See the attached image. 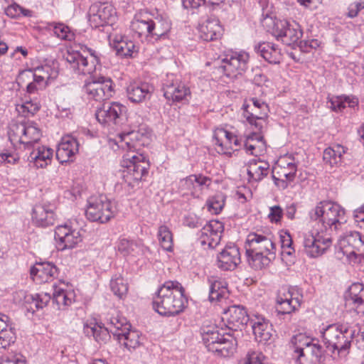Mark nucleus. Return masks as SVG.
<instances>
[{
    "mask_svg": "<svg viewBox=\"0 0 364 364\" xmlns=\"http://www.w3.org/2000/svg\"><path fill=\"white\" fill-rule=\"evenodd\" d=\"M144 136V133L139 129H132L119 134L118 146L127 151L122 161V166L125 168L123 178L132 187L148 173L149 161L143 154L136 151L144 144L141 141Z\"/></svg>",
    "mask_w": 364,
    "mask_h": 364,
    "instance_id": "obj_1",
    "label": "nucleus"
},
{
    "mask_svg": "<svg viewBox=\"0 0 364 364\" xmlns=\"http://www.w3.org/2000/svg\"><path fill=\"white\" fill-rule=\"evenodd\" d=\"M185 289L178 281L165 282L153 298V308L160 315L176 316L182 312L187 303Z\"/></svg>",
    "mask_w": 364,
    "mask_h": 364,
    "instance_id": "obj_2",
    "label": "nucleus"
},
{
    "mask_svg": "<svg viewBox=\"0 0 364 364\" xmlns=\"http://www.w3.org/2000/svg\"><path fill=\"white\" fill-rule=\"evenodd\" d=\"M246 257L248 264L258 270L268 266L276 257V245L267 235L252 232L245 242Z\"/></svg>",
    "mask_w": 364,
    "mask_h": 364,
    "instance_id": "obj_3",
    "label": "nucleus"
},
{
    "mask_svg": "<svg viewBox=\"0 0 364 364\" xmlns=\"http://www.w3.org/2000/svg\"><path fill=\"white\" fill-rule=\"evenodd\" d=\"M130 28L139 38L158 40L170 31L171 23L166 16L158 12L150 13L144 11L134 16Z\"/></svg>",
    "mask_w": 364,
    "mask_h": 364,
    "instance_id": "obj_4",
    "label": "nucleus"
},
{
    "mask_svg": "<svg viewBox=\"0 0 364 364\" xmlns=\"http://www.w3.org/2000/svg\"><path fill=\"white\" fill-rule=\"evenodd\" d=\"M309 218L311 221L321 225L324 232L329 233L332 237L333 234L341 229L347 220L345 210L338 203L331 201H321L315 208L309 211Z\"/></svg>",
    "mask_w": 364,
    "mask_h": 364,
    "instance_id": "obj_5",
    "label": "nucleus"
},
{
    "mask_svg": "<svg viewBox=\"0 0 364 364\" xmlns=\"http://www.w3.org/2000/svg\"><path fill=\"white\" fill-rule=\"evenodd\" d=\"M321 336L326 348L338 353L350 348L353 332L343 324H331L321 330Z\"/></svg>",
    "mask_w": 364,
    "mask_h": 364,
    "instance_id": "obj_6",
    "label": "nucleus"
},
{
    "mask_svg": "<svg viewBox=\"0 0 364 364\" xmlns=\"http://www.w3.org/2000/svg\"><path fill=\"white\" fill-rule=\"evenodd\" d=\"M116 211L114 203L106 196H92L87 200L85 215L90 221L105 223L114 216Z\"/></svg>",
    "mask_w": 364,
    "mask_h": 364,
    "instance_id": "obj_7",
    "label": "nucleus"
},
{
    "mask_svg": "<svg viewBox=\"0 0 364 364\" xmlns=\"http://www.w3.org/2000/svg\"><path fill=\"white\" fill-rule=\"evenodd\" d=\"M303 247L305 253L315 258L322 255L332 245V237L323 229L314 228L303 236Z\"/></svg>",
    "mask_w": 364,
    "mask_h": 364,
    "instance_id": "obj_8",
    "label": "nucleus"
},
{
    "mask_svg": "<svg viewBox=\"0 0 364 364\" xmlns=\"http://www.w3.org/2000/svg\"><path fill=\"white\" fill-rule=\"evenodd\" d=\"M8 134L11 141H18L27 149L33 147L42 136L36 123L31 121L12 124Z\"/></svg>",
    "mask_w": 364,
    "mask_h": 364,
    "instance_id": "obj_9",
    "label": "nucleus"
},
{
    "mask_svg": "<svg viewBox=\"0 0 364 364\" xmlns=\"http://www.w3.org/2000/svg\"><path fill=\"white\" fill-rule=\"evenodd\" d=\"M83 52H87L90 55V60L85 56L80 51L75 50H67L64 54V58L75 71L78 74H91L95 70L96 65L99 63L96 52L91 49L85 48Z\"/></svg>",
    "mask_w": 364,
    "mask_h": 364,
    "instance_id": "obj_10",
    "label": "nucleus"
},
{
    "mask_svg": "<svg viewBox=\"0 0 364 364\" xmlns=\"http://www.w3.org/2000/svg\"><path fill=\"white\" fill-rule=\"evenodd\" d=\"M302 293L296 287H283L279 289L276 298L278 315L290 314L298 310L302 301Z\"/></svg>",
    "mask_w": 364,
    "mask_h": 364,
    "instance_id": "obj_11",
    "label": "nucleus"
},
{
    "mask_svg": "<svg viewBox=\"0 0 364 364\" xmlns=\"http://www.w3.org/2000/svg\"><path fill=\"white\" fill-rule=\"evenodd\" d=\"M127 107L123 105L113 102L104 103L97 109L95 115L97 121L104 125L121 127L127 120Z\"/></svg>",
    "mask_w": 364,
    "mask_h": 364,
    "instance_id": "obj_12",
    "label": "nucleus"
},
{
    "mask_svg": "<svg viewBox=\"0 0 364 364\" xmlns=\"http://www.w3.org/2000/svg\"><path fill=\"white\" fill-rule=\"evenodd\" d=\"M84 90L91 99L96 101L105 100L114 93L113 82L109 77L90 76L85 82Z\"/></svg>",
    "mask_w": 364,
    "mask_h": 364,
    "instance_id": "obj_13",
    "label": "nucleus"
},
{
    "mask_svg": "<svg viewBox=\"0 0 364 364\" xmlns=\"http://www.w3.org/2000/svg\"><path fill=\"white\" fill-rule=\"evenodd\" d=\"M338 246L343 255L354 262L364 259V240L358 232H350L339 240Z\"/></svg>",
    "mask_w": 364,
    "mask_h": 364,
    "instance_id": "obj_14",
    "label": "nucleus"
},
{
    "mask_svg": "<svg viewBox=\"0 0 364 364\" xmlns=\"http://www.w3.org/2000/svg\"><path fill=\"white\" fill-rule=\"evenodd\" d=\"M273 36L284 44L291 46L301 38V26L295 21L277 20L272 28Z\"/></svg>",
    "mask_w": 364,
    "mask_h": 364,
    "instance_id": "obj_15",
    "label": "nucleus"
},
{
    "mask_svg": "<svg viewBox=\"0 0 364 364\" xmlns=\"http://www.w3.org/2000/svg\"><path fill=\"white\" fill-rule=\"evenodd\" d=\"M252 105H243V117L255 129L261 130L266 124V118L269 112L268 105L256 97L250 100Z\"/></svg>",
    "mask_w": 364,
    "mask_h": 364,
    "instance_id": "obj_16",
    "label": "nucleus"
},
{
    "mask_svg": "<svg viewBox=\"0 0 364 364\" xmlns=\"http://www.w3.org/2000/svg\"><path fill=\"white\" fill-rule=\"evenodd\" d=\"M162 90L164 97L172 102L188 100L191 91L181 80L173 74H168L164 80Z\"/></svg>",
    "mask_w": 364,
    "mask_h": 364,
    "instance_id": "obj_17",
    "label": "nucleus"
},
{
    "mask_svg": "<svg viewBox=\"0 0 364 364\" xmlns=\"http://www.w3.org/2000/svg\"><path fill=\"white\" fill-rule=\"evenodd\" d=\"M249 54L245 51L235 52L227 55L222 60L220 68L225 75L230 78H235L242 75L248 68Z\"/></svg>",
    "mask_w": 364,
    "mask_h": 364,
    "instance_id": "obj_18",
    "label": "nucleus"
},
{
    "mask_svg": "<svg viewBox=\"0 0 364 364\" xmlns=\"http://www.w3.org/2000/svg\"><path fill=\"white\" fill-rule=\"evenodd\" d=\"M210 178L202 174L191 175L179 182L178 190L183 196H191L199 198L204 188H208L211 184Z\"/></svg>",
    "mask_w": 364,
    "mask_h": 364,
    "instance_id": "obj_19",
    "label": "nucleus"
},
{
    "mask_svg": "<svg viewBox=\"0 0 364 364\" xmlns=\"http://www.w3.org/2000/svg\"><path fill=\"white\" fill-rule=\"evenodd\" d=\"M55 239L60 250L73 249L82 240L80 231L68 223L55 228Z\"/></svg>",
    "mask_w": 364,
    "mask_h": 364,
    "instance_id": "obj_20",
    "label": "nucleus"
},
{
    "mask_svg": "<svg viewBox=\"0 0 364 364\" xmlns=\"http://www.w3.org/2000/svg\"><path fill=\"white\" fill-rule=\"evenodd\" d=\"M88 17L89 23L92 28L105 26L112 22L113 7L107 3L95 2L89 9Z\"/></svg>",
    "mask_w": 364,
    "mask_h": 364,
    "instance_id": "obj_21",
    "label": "nucleus"
},
{
    "mask_svg": "<svg viewBox=\"0 0 364 364\" xmlns=\"http://www.w3.org/2000/svg\"><path fill=\"white\" fill-rule=\"evenodd\" d=\"M223 231L224 225L222 222L217 220L209 221L200 230L199 240L201 245L215 248L219 245Z\"/></svg>",
    "mask_w": 364,
    "mask_h": 364,
    "instance_id": "obj_22",
    "label": "nucleus"
},
{
    "mask_svg": "<svg viewBox=\"0 0 364 364\" xmlns=\"http://www.w3.org/2000/svg\"><path fill=\"white\" fill-rule=\"evenodd\" d=\"M216 150L221 154H230L232 144L239 146L242 143V139L223 128H218L213 134Z\"/></svg>",
    "mask_w": 364,
    "mask_h": 364,
    "instance_id": "obj_23",
    "label": "nucleus"
},
{
    "mask_svg": "<svg viewBox=\"0 0 364 364\" xmlns=\"http://www.w3.org/2000/svg\"><path fill=\"white\" fill-rule=\"evenodd\" d=\"M79 151V143L72 135L62 138L56 150V158L60 164L73 161Z\"/></svg>",
    "mask_w": 364,
    "mask_h": 364,
    "instance_id": "obj_24",
    "label": "nucleus"
},
{
    "mask_svg": "<svg viewBox=\"0 0 364 364\" xmlns=\"http://www.w3.org/2000/svg\"><path fill=\"white\" fill-rule=\"evenodd\" d=\"M239 248L235 245H227L218 255L217 266L222 270H233L240 263Z\"/></svg>",
    "mask_w": 364,
    "mask_h": 364,
    "instance_id": "obj_25",
    "label": "nucleus"
},
{
    "mask_svg": "<svg viewBox=\"0 0 364 364\" xmlns=\"http://www.w3.org/2000/svg\"><path fill=\"white\" fill-rule=\"evenodd\" d=\"M202 340L208 350L212 352L218 343L226 335V332L215 323L204 322L200 328Z\"/></svg>",
    "mask_w": 364,
    "mask_h": 364,
    "instance_id": "obj_26",
    "label": "nucleus"
},
{
    "mask_svg": "<svg viewBox=\"0 0 364 364\" xmlns=\"http://www.w3.org/2000/svg\"><path fill=\"white\" fill-rule=\"evenodd\" d=\"M50 203L37 204L33 208L32 221L38 226L47 227L54 224L55 213Z\"/></svg>",
    "mask_w": 364,
    "mask_h": 364,
    "instance_id": "obj_27",
    "label": "nucleus"
},
{
    "mask_svg": "<svg viewBox=\"0 0 364 364\" xmlns=\"http://www.w3.org/2000/svg\"><path fill=\"white\" fill-rule=\"evenodd\" d=\"M154 90V86L149 82L134 81L127 86V94L130 101L140 103L149 99Z\"/></svg>",
    "mask_w": 364,
    "mask_h": 364,
    "instance_id": "obj_28",
    "label": "nucleus"
},
{
    "mask_svg": "<svg viewBox=\"0 0 364 364\" xmlns=\"http://www.w3.org/2000/svg\"><path fill=\"white\" fill-rule=\"evenodd\" d=\"M227 315V328L229 331H237L250 323L247 313L244 307L240 306H232L225 313Z\"/></svg>",
    "mask_w": 364,
    "mask_h": 364,
    "instance_id": "obj_29",
    "label": "nucleus"
},
{
    "mask_svg": "<svg viewBox=\"0 0 364 364\" xmlns=\"http://www.w3.org/2000/svg\"><path fill=\"white\" fill-rule=\"evenodd\" d=\"M262 129H263L259 130L256 129L258 132H253L242 139V144L247 154L258 156L265 152L267 144L266 141L264 140Z\"/></svg>",
    "mask_w": 364,
    "mask_h": 364,
    "instance_id": "obj_30",
    "label": "nucleus"
},
{
    "mask_svg": "<svg viewBox=\"0 0 364 364\" xmlns=\"http://www.w3.org/2000/svg\"><path fill=\"white\" fill-rule=\"evenodd\" d=\"M318 341L316 338H310L304 334H298L292 338L291 342L294 344V353L296 361L298 364H306V353L310 349L309 346Z\"/></svg>",
    "mask_w": 364,
    "mask_h": 364,
    "instance_id": "obj_31",
    "label": "nucleus"
},
{
    "mask_svg": "<svg viewBox=\"0 0 364 364\" xmlns=\"http://www.w3.org/2000/svg\"><path fill=\"white\" fill-rule=\"evenodd\" d=\"M31 275L37 283L52 281L58 275V268L51 262L38 263L31 269Z\"/></svg>",
    "mask_w": 364,
    "mask_h": 364,
    "instance_id": "obj_32",
    "label": "nucleus"
},
{
    "mask_svg": "<svg viewBox=\"0 0 364 364\" xmlns=\"http://www.w3.org/2000/svg\"><path fill=\"white\" fill-rule=\"evenodd\" d=\"M200 38L205 41H211L219 38L223 28L218 19L208 18L199 26Z\"/></svg>",
    "mask_w": 364,
    "mask_h": 364,
    "instance_id": "obj_33",
    "label": "nucleus"
},
{
    "mask_svg": "<svg viewBox=\"0 0 364 364\" xmlns=\"http://www.w3.org/2000/svg\"><path fill=\"white\" fill-rule=\"evenodd\" d=\"M255 50L272 64H279L282 59L281 50L272 43H259L255 46Z\"/></svg>",
    "mask_w": 364,
    "mask_h": 364,
    "instance_id": "obj_34",
    "label": "nucleus"
},
{
    "mask_svg": "<svg viewBox=\"0 0 364 364\" xmlns=\"http://www.w3.org/2000/svg\"><path fill=\"white\" fill-rule=\"evenodd\" d=\"M117 249L124 256L131 255L136 257L141 255H146V252H149V247L144 246L141 242L127 238H120L118 240Z\"/></svg>",
    "mask_w": 364,
    "mask_h": 364,
    "instance_id": "obj_35",
    "label": "nucleus"
},
{
    "mask_svg": "<svg viewBox=\"0 0 364 364\" xmlns=\"http://www.w3.org/2000/svg\"><path fill=\"white\" fill-rule=\"evenodd\" d=\"M53 151L46 146L34 147L30 153L28 160L33 162L37 168H43L51 163Z\"/></svg>",
    "mask_w": 364,
    "mask_h": 364,
    "instance_id": "obj_36",
    "label": "nucleus"
},
{
    "mask_svg": "<svg viewBox=\"0 0 364 364\" xmlns=\"http://www.w3.org/2000/svg\"><path fill=\"white\" fill-rule=\"evenodd\" d=\"M111 45L117 55L122 57H132L138 52V47L125 36H115L111 41Z\"/></svg>",
    "mask_w": 364,
    "mask_h": 364,
    "instance_id": "obj_37",
    "label": "nucleus"
},
{
    "mask_svg": "<svg viewBox=\"0 0 364 364\" xmlns=\"http://www.w3.org/2000/svg\"><path fill=\"white\" fill-rule=\"evenodd\" d=\"M250 325L257 340L267 341L272 337V328L269 321L264 317L256 316L250 320Z\"/></svg>",
    "mask_w": 364,
    "mask_h": 364,
    "instance_id": "obj_38",
    "label": "nucleus"
},
{
    "mask_svg": "<svg viewBox=\"0 0 364 364\" xmlns=\"http://www.w3.org/2000/svg\"><path fill=\"white\" fill-rule=\"evenodd\" d=\"M269 164L267 161L252 160L247 165V172L250 181L258 182L269 173Z\"/></svg>",
    "mask_w": 364,
    "mask_h": 364,
    "instance_id": "obj_39",
    "label": "nucleus"
},
{
    "mask_svg": "<svg viewBox=\"0 0 364 364\" xmlns=\"http://www.w3.org/2000/svg\"><path fill=\"white\" fill-rule=\"evenodd\" d=\"M349 301L359 316H364V287L361 284H353L349 289Z\"/></svg>",
    "mask_w": 364,
    "mask_h": 364,
    "instance_id": "obj_40",
    "label": "nucleus"
},
{
    "mask_svg": "<svg viewBox=\"0 0 364 364\" xmlns=\"http://www.w3.org/2000/svg\"><path fill=\"white\" fill-rule=\"evenodd\" d=\"M236 345L234 336L230 331L226 332L225 336L218 343L217 347L215 346L212 352L218 356L228 357L234 353Z\"/></svg>",
    "mask_w": 364,
    "mask_h": 364,
    "instance_id": "obj_41",
    "label": "nucleus"
},
{
    "mask_svg": "<svg viewBox=\"0 0 364 364\" xmlns=\"http://www.w3.org/2000/svg\"><path fill=\"white\" fill-rule=\"evenodd\" d=\"M84 332L87 336H92L100 345L106 343L110 339V331L109 327H103L97 323L85 324Z\"/></svg>",
    "mask_w": 364,
    "mask_h": 364,
    "instance_id": "obj_42",
    "label": "nucleus"
},
{
    "mask_svg": "<svg viewBox=\"0 0 364 364\" xmlns=\"http://www.w3.org/2000/svg\"><path fill=\"white\" fill-rule=\"evenodd\" d=\"M346 153V149L340 145L336 144L326 148L323 154V159L325 163L331 167L337 166L342 162L343 155Z\"/></svg>",
    "mask_w": 364,
    "mask_h": 364,
    "instance_id": "obj_43",
    "label": "nucleus"
},
{
    "mask_svg": "<svg viewBox=\"0 0 364 364\" xmlns=\"http://www.w3.org/2000/svg\"><path fill=\"white\" fill-rule=\"evenodd\" d=\"M139 333L136 331L131 330L129 328L125 332H122L121 334H117L116 338L118 342L123 345L128 350L135 349L139 346Z\"/></svg>",
    "mask_w": 364,
    "mask_h": 364,
    "instance_id": "obj_44",
    "label": "nucleus"
},
{
    "mask_svg": "<svg viewBox=\"0 0 364 364\" xmlns=\"http://www.w3.org/2000/svg\"><path fill=\"white\" fill-rule=\"evenodd\" d=\"M107 325L112 334L115 338H117V334H121L122 332H125L131 328V325L127 322L124 317L112 316L108 319Z\"/></svg>",
    "mask_w": 364,
    "mask_h": 364,
    "instance_id": "obj_45",
    "label": "nucleus"
},
{
    "mask_svg": "<svg viewBox=\"0 0 364 364\" xmlns=\"http://www.w3.org/2000/svg\"><path fill=\"white\" fill-rule=\"evenodd\" d=\"M54 291L53 293V301L56 304L58 309L70 306L73 302V293L67 291L63 289L53 286Z\"/></svg>",
    "mask_w": 364,
    "mask_h": 364,
    "instance_id": "obj_46",
    "label": "nucleus"
},
{
    "mask_svg": "<svg viewBox=\"0 0 364 364\" xmlns=\"http://www.w3.org/2000/svg\"><path fill=\"white\" fill-rule=\"evenodd\" d=\"M157 237L161 247L168 252L173 250V234L170 228L165 224H161L158 228Z\"/></svg>",
    "mask_w": 364,
    "mask_h": 364,
    "instance_id": "obj_47",
    "label": "nucleus"
},
{
    "mask_svg": "<svg viewBox=\"0 0 364 364\" xmlns=\"http://www.w3.org/2000/svg\"><path fill=\"white\" fill-rule=\"evenodd\" d=\"M296 171V164L291 161L283 164H278L273 171L279 176L283 177L287 181L292 182L295 178Z\"/></svg>",
    "mask_w": 364,
    "mask_h": 364,
    "instance_id": "obj_48",
    "label": "nucleus"
},
{
    "mask_svg": "<svg viewBox=\"0 0 364 364\" xmlns=\"http://www.w3.org/2000/svg\"><path fill=\"white\" fill-rule=\"evenodd\" d=\"M25 100L21 105H17L16 110L24 117L34 115L40 109V105L36 100L25 97Z\"/></svg>",
    "mask_w": 364,
    "mask_h": 364,
    "instance_id": "obj_49",
    "label": "nucleus"
},
{
    "mask_svg": "<svg viewBox=\"0 0 364 364\" xmlns=\"http://www.w3.org/2000/svg\"><path fill=\"white\" fill-rule=\"evenodd\" d=\"M225 197L222 193L210 197L206 202L208 210L214 214L220 213L225 205Z\"/></svg>",
    "mask_w": 364,
    "mask_h": 364,
    "instance_id": "obj_50",
    "label": "nucleus"
},
{
    "mask_svg": "<svg viewBox=\"0 0 364 364\" xmlns=\"http://www.w3.org/2000/svg\"><path fill=\"white\" fill-rule=\"evenodd\" d=\"M27 303L34 304L36 309H41L46 306L50 301L51 296L47 293H39L35 294H28L25 296Z\"/></svg>",
    "mask_w": 364,
    "mask_h": 364,
    "instance_id": "obj_51",
    "label": "nucleus"
},
{
    "mask_svg": "<svg viewBox=\"0 0 364 364\" xmlns=\"http://www.w3.org/2000/svg\"><path fill=\"white\" fill-rule=\"evenodd\" d=\"M16 341V333L11 324L6 323V327L0 330V347L6 348Z\"/></svg>",
    "mask_w": 364,
    "mask_h": 364,
    "instance_id": "obj_52",
    "label": "nucleus"
},
{
    "mask_svg": "<svg viewBox=\"0 0 364 364\" xmlns=\"http://www.w3.org/2000/svg\"><path fill=\"white\" fill-rule=\"evenodd\" d=\"M48 26L53 29L54 34L60 39L71 41L73 38L70 28L64 23L53 22L49 23Z\"/></svg>",
    "mask_w": 364,
    "mask_h": 364,
    "instance_id": "obj_53",
    "label": "nucleus"
},
{
    "mask_svg": "<svg viewBox=\"0 0 364 364\" xmlns=\"http://www.w3.org/2000/svg\"><path fill=\"white\" fill-rule=\"evenodd\" d=\"M112 291L119 298H122L128 291L127 283L122 277L112 278L110 282Z\"/></svg>",
    "mask_w": 364,
    "mask_h": 364,
    "instance_id": "obj_54",
    "label": "nucleus"
},
{
    "mask_svg": "<svg viewBox=\"0 0 364 364\" xmlns=\"http://www.w3.org/2000/svg\"><path fill=\"white\" fill-rule=\"evenodd\" d=\"M50 67L45 65L30 69L28 73H31L33 78H36L41 81V85H43V83L47 84L48 80L50 77Z\"/></svg>",
    "mask_w": 364,
    "mask_h": 364,
    "instance_id": "obj_55",
    "label": "nucleus"
},
{
    "mask_svg": "<svg viewBox=\"0 0 364 364\" xmlns=\"http://www.w3.org/2000/svg\"><path fill=\"white\" fill-rule=\"evenodd\" d=\"M310 349L307 353H310L311 355V361L314 363H321L324 358V350L321 345L318 341H315L313 345L309 346Z\"/></svg>",
    "mask_w": 364,
    "mask_h": 364,
    "instance_id": "obj_56",
    "label": "nucleus"
},
{
    "mask_svg": "<svg viewBox=\"0 0 364 364\" xmlns=\"http://www.w3.org/2000/svg\"><path fill=\"white\" fill-rule=\"evenodd\" d=\"M320 46V42L317 39H309L300 41L299 48L304 53H309L311 50H316Z\"/></svg>",
    "mask_w": 364,
    "mask_h": 364,
    "instance_id": "obj_57",
    "label": "nucleus"
},
{
    "mask_svg": "<svg viewBox=\"0 0 364 364\" xmlns=\"http://www.w3.org/2000/svg\"><path fill=\"white\" fill-rule=\"evenodd\" d=\"M328 102L331 109L335 112H341L346 107L344 96H333L329 98Z\"/></svg>",
    "mask_w": 364,
    "mask_h": 364,
    "instance_id": "obj_58",
    "label": "nucleus"
},
{
    "mask_svg": "<svg viewBox=\"0 0 364 364\" xmlns=\"http://www.w3.org/2000/svg\"><path fill=\"white\" fill-rule=\"evenodd\" d=\"M363 9L364 0H359L358 1L353 2L350 4L348 8L347 16L351 18H355Z\"/></svg>",
    "mask_w": 364,
    "mask_h": 364,
    "instance_id": "obj_59",
    "label": "nucleus"
},
{
    "mask_svg": "<svg viewBox=\"0 0 364 364\" xmlns=\"http://www.w3.org/2000/svg\"><path fill=\"white\" fill-rule=\"evenodd\" d=\"M46 87V83L41 85V81L33 78V82H29L26 86V93L28 95L36 94L39 90H42Z\"/></svg>",
    "mask_w": 364,
    "mask_h": 364,
    "instance_id": "obj_60",
    "label": "nucleus"
},
{
    "mask_svg": "<svg viewBox=\"0 0 364 364\" xmlns=\"http://www.w3.org/2000/svg\"><path fill=\"white\" fill-rule=\"evenodd\" d=\"M19 161L16 154L1 153L0 154V165L15 164Z\"/></svg>",
    "mask_w": 364,
    "mask_h": 364,
    "instance_id": "obj_61",
    "label": "nucleus"
},
{
    "mask_svg": "<svg viewBox=\"0 0 364 364\" xmlns=\"http://www.w3.org/2000/svg\"><path fill=\"white\" fill-rule=\"evenodd\" d=\"M0 364H26V361L20 355H9L2 357Z\"/></svg>",
    "mask_w": 364,
    "mask_h": 364,
    "instance_id": "obj_62",
    "label": "nucleus"
},
{
    "mask_svg": "<svg viewBox=\"0 0 364 364\" xmlns=\"http://www.w3.org/2000/svg\"><path fill=\"white\" fill-rule=\"evenodd\" d=\"M283 215V210L279 205L271 207L268 217L272 222L277 223L280 221Z\"/></svg>",
    "mask_w": 364,
    "mask_h": 364,
    "instance_id": "obj_63",
    "label": "nucleus"
},
{
    "mask_svg": "<svg viewBox=\"0 0 364 364\" xmlns=\"http://www.w3.org/2000/svg\"><path fill=\"white\" fill-rule=\"evenodd\" d=\"M272 179L274 181V184L279 188L284 190L286 189L289 183H291V181H287L283 177H280L278 175H277L274 171H273L272 174Z\"/></svg>",
    "mask_w": 364,
    "mask_h": 364,
    "instance_id": "obj_64",
    "label": "nucleus"
}]
</instances>
